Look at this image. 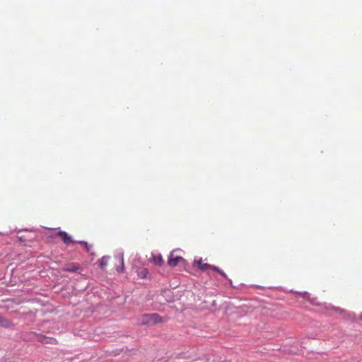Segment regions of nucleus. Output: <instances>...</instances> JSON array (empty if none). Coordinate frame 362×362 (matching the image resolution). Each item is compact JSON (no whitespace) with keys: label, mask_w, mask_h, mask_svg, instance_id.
I'll return each instance as SVG.
<instances>
[{"label":"nucleus","mask_w":362,"mask_h":362,"mask_svg":"<svg viewBox=\"0 0 362 362\" xmlns=\"http://www.w3.org/2000/svg\"><path fill=\"white\" fill-rule=\"evenodd\" d=\"M310 302L313 303V304H318V303L317 302L316 300V298H313L312 300H310Z\"/></svg>","instance_id":"obj_18"},{"label":"nucleus","mask_w":362,"mask_h":362,"mask_svg":"<svg viewBox=\"0 0 362 362\" xmlns=\"http://www.w3.org/2000/svg\"><path fill=\"white\" fill-rule=\"evenodd\" d=\"M109 259H110V257L107 256V255L103 256L100 259V267L101 269H103V268H105L107 266Z\"/></svg>","instance_id":"obj_10"},{"label":"nucleus","mask_w":362,"mask_h":362,"mask_svg":"<svg viewBox=\"0 0 362 362\" xmlns=\"http://www.w3.org/2000/svg\"><path fill=\"white\" fill-rule=\"evenodd\" d=\"M334 309H335L336 310L341 311V309H340V308H334Z\"/></svg>","instance_id":"obj_20"},{"label":"nucleus","mask_w":362,"mask_h":362,"mask_svg":"<svg viewBox=\"0 0 362 362\" xmlns=\"http://www.w3.org/2000/svg\"><path fill=\"white\" fill-rule=\"evenodd\" d=\"M174 252H175V250L172 251L170 253V255H169L168 259V264L170 267H176L180 260L185 261V259L182 257H179V256L174 257Z\"/></svg>","instance_id":"obj_3"},{"label":"nucleus","mask_w":362,"mask_h":362,"mask_svg":"<svg viewBox=\"0 0 362 362\" xmlns=\"http://www.w3.org/2000/svg\"><path fill=\"white\" fill-rule=\"evenodd\" d=\"M194 262L197 264L198 267L199 268V266H201L203 263H202V259H199V260H195Z\"/></svg>","instance_id":"obj_17"},{"label":"nucleus","mask_w":362,"mask_h":362,"mask_svg":"<svg viewBox=\"0 0 362 362\" xmlns=\"http://www.w3.org/2000/svg\"><path fill=\"white\" fill-rule=\"evenodd\" d=\"M76 243H78V244H80V245H83V246L86 248V251H87L88 252H90V250H91V249H92V245H89L87 242L83 241V240H80V241H77V242H76Z\"/></svg>","instance_id":"obj_11"},{"label":"nucleus","mask_w":362,"mask_h":362,"mask_svg":"<svg viewBox=\"0 0 362 362\" xmlns=\"http://www.w3.org/2000/svg\"><path fill=\"white\" fill-rule=\"evenodd\" d=\"M218 274H221L223 277H224L226 279H227V280L228 281L229 284H230V285H232V281H231V279H228V278L227 275L226 274V273H225L223 270L219 269V270H218Z\"/></svg>","instance_id":"obj_13"},{"label":"nucleus","mask_w":362,"mask_h":362,"mask_svg":"<svg viewBox=\"0 0 362 362\" xmlns=\"http://www.w3.org/2000/svg\"><path fill=\"white\" fill-rule=\"evenodd\" d=\"M39 341L41 342L42 344H56L57 343V341L56 339H54L53 337H46L42 334L40 336Z\"/></svg>","instance_id":"obj_4"},{"label":"nucleus","mask_w":362,"mask_h":362,"mask_svg":"<svg viewBox=\"0 0 362 362\" xmlns=\"http://www.w3.org/2000/svg\"><path fill=\"white\" fill-rule=\"evenodd\" d=\"M162 322V317L157 313L144 314L139 319L142 325H153Z\"/></svg>","instance_id":"obj_1"},{"label":"nucleus","mask_w":362,"mask_h":362,"mask_svg":"<svg viewBox=\"0 0 362 362\" xmlns=\"http://www.w3.org/2000/svg\"><path fill=\"white\" fill-rule=\"evenodd\" d=\"M47 228L49 229V230L56 229V228H51V227H49V228Z\"/></svg>","instance_id":"obj_19"},{"label":"nucleus","mask_w":362,"mask_h":362,"mask_svg":"<svg viewBox=\"0 0 362 362\" xmlns=\"http://www.w3.org/2000/svg\"><path fill=\"white\" fill-rule=\"evenodd\" d=\"M80 269V267L75 264V263H71L67 265H66L64 270L66 272H76Z\"/></svg>","instance_id":"obj_9"},{"label":"nucleus","mask_w":362,"mask_h":362,"mask_svg":"<svg viewBox=\"0 0 362 362\" xmlns=\"http://www.w3.org/2000/svg\"><path fill=\"white\" fill-rule=\"evenodd\" d=\"M211 267V264H202L201 266H199V269L204 272L206 271V269H209Z\"/></svg>","instance_id":"obj_14"},{"label":"nucleus","mask_w":362,"mask_h":362,"mask_svg":"<svg viewBox=\"0 0 362 362\" xmlns=\"http://www.w3.org/2000/svg\"><path fill=\"white\" fill-rule=\"evenodd\" d=\"M115 258L118 259L120 262L121 266L117 267V271L119 273H122L124 272V253L119 252L117 255H115Z\"/></svg>","instance_id":"obj_8"},{"label":"nucleus","mask_w":362,"mask_h":362,"mask_svg":"<svg viewBox=\"0 0 362 362\" xmlns=\"http://www.w3.org/2000/svg\"><path fill=\"white\" fill-rule=\"evenodd\" d=\"M151 260L153 264L157 266H161L164 262L163 257L160 254L155 255L152 253Z\"/></svg>","instance_id":"obj_7"},{"label":"nucleus","mask_w":362,"mask_h":362,"mask_svg":"<svg viewBox=\"0 0 362 362\" xmlns=\"http://www.w3.org/2000/svg\"><path fill=\"white\" fill-rule=\"evenodd\" d=\"M0 326L4 328H11L13 327L14 325L11 320L0 316Z\"/></svg>","instance_id":"obj_6"},{"label":"nucleus","mask_w":362,"mask_h":362,"mask_svg":"<svg viewBox=\"0 0 362 362\" xmlns=\"http://www.w3.org/2000/svg\"><path fill=\"white\" fill-rule=\"evenodd\" d=\"M148 274V271L146 268L141 269L138 273L139 276L142 279L146 278Z\"/></svg>","instance_id":"obj_12"},{"label":"nucleus","mask_w":362,"mask_h":362,"mask_svg":"<svg viewBox=\"0 0 362 362\" xmlns=\"http://www.w3.org/2000/svg\"><path fill=\"white\" fill-rule=\"evenodd\" d=\"M40 334L35 332H23L20 334V337L27 341H39Z\"/></svg>","instance_id":"obj_2"},{"label":"nucleus","mask_w":362,"mask_h":362,"mask_svg":"<svg viewBox=\"0 0 362 362\" xmlns=\"http://www.w3.org/2000/svg\"><path fill=\"white\" fill-rule=\"evenodd\" d=\"M59 236L62 238L63 242L66 244V245H69V244H71V243H76V241H74L72 239H71V237L70 235H69V234L64 231H60L59 233Z\"/></svg>","instance_id":"obj_5"},{"label":"nucleus","mask_w":362,"mask_h":362,"mask_svg":"<svg viewBox=\"0 0 362 362\" xmlns=\"http://www.w3.org/2000/svg\"><path fill=\"white\" fill-rule=\"evenodd\" d=\"M359 318H360V320H362V313L360 315Z\"/></svg>","instance_id":"obj_21"},{"label":"nucleus","mask_w":362,"mask_h":362,"mask_svg":"<svg viewBox=\"0 0 362 362\" xmlns=\"http://www.w3.org/2000/svg\"><path fill=\"white\" fill-rule=\"evenodd\" d=\"M303 296L304 298L310 299V293H308V292H304L303 293Z\"/></svg>","instance_id":"obj_16"},{"label":"nucleus","mask_w":362,"mask_h":362,"mask_svg":"<svg viewBox=\"0 0 362 362\" xmlns=\"http://www.w3.org/2000/svg\"><path fill=\"white\" fill-rule=\"evenodd\" d=\"M209 269H213L214 271H216V272H218V270L220 269L218 267H216L214 265H211L210 268Z\"/></svg>","instance_id":"obj_15"}]
</instances>
